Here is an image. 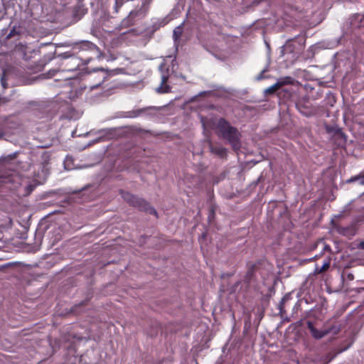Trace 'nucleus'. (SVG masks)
<instances>
[{
  "instance_id": "nucleus-20",
  "label": "nucleus",
  "mask_w": 364,
  "mask_h": 364,
  "mask_svg": "<svg viewBox=\"0 0 364 364\" xmlns=\"http://www.w3.org/2000/svg\"><path fill=\"white\" fill-rule=\"evenodd\" d=\"M357 181H359L360 184L364 185V172L361 173L358 176L351 177L348 181L354 182Z\"/></svg>"
},
{
  "instance_id": "nucleus-4",
  "label": "nucleus",
  "mask_w": 364,
  "mask_h": 364,
  "mask_svg": "<svg viewBox=\"0 0 364 364\" xmlns=\"http://www.w3.org/2000/svg\"><path fill=\"white\" fill-rule=\"evenodd\" d=\"M60 60V66L63 67L62 73H75L81 64L82 59L73 50H69L58 55ZM76 73L75 75H77ZM75 75L70 74V75Z\"/></svg>"
},
{
  "instance_id": "nucleus-24",
  "label": "nucleus",
  "mask_w": 364,
  "mask_h": 364,
  "mask_svg": "<svg viewBox=\"0 0 364 364\" xmlns=\"http://www.w3.org/2000/svg\"><path fill=\"white\" fill-rule=\"evenodd\" d=\"M19 33L16 31L15 28H13L10 31V32L6 35V36L4 38V40L6 39H10L16 36H18Z\"/></svg>"
},
{
  "instance_id": "nucleus-5",
  "label": "nucleus",
  "mask_w": 364,
  "mask_h": 364,
  "mask_svg": "<svg viewBox=\"0 0 364 364\" xmlns=\"http://www.w3.org/2000/svg\"><path fill=\"white\" fill-rule=\"evenodd\" d=\"M120 193L122 198L130 205L157 217L156 210L144 199L124 191H121Z\"/></svg>"
},
{
  "instance_id": "nucleus-10",
  "label": "nucleus",
  "mask_w": 364,
  "mask_h": 364,
  "mask_svg": "<svg viewBox=\"0 0 364 364\" xmlns=\"http://www.w3.org/2000/svg\"><path fill=\"white\" fill-rule=\"evenodd\" d=\"M306 326L309 330L311 336L315 339H320L328 334V331H319L314 326V323L311 321H307Z\"/></svg>"
},
{
  "instance_id": "nucleus-6",
  "label": "nucleus",
  "mask_w": 364,
  "mask_h": 364,
  "mask_svg": "<svg viewBox=\"0 0 364 364\" xmlns=\"http://www.w3.org/2000/svg\"><path fill=\"white\" fill-rule=\"evenodd\" d=\"M151 0H142V6L137 10L130 11L129 16L124 18L121 22V26L123 28H128L134 25L135 18H141L146 15V9L144 8L146 4H149Z\"/></svg>"
},
{
  "instance_id": "nucleus-8",
  "label": "nucleus",
  "mask_w": 364,
  "mask_h": 364,
  "mask_svg": "<svg viewBox=\"0 0 364 364\" xmlns=\"http://www.w3.org/2000/svg\"><path fill=\"white\" fill-rule=\"evenodd\" d=\"M117 47H103L102 50H100L99 47H93L97 53V58L99 60H105L106 61H112L119 58V53L116 50Z\"/></svg>"
},
{
  "instance_id": "nucleus-22",
  "label": "nucleus",
  "mask_w": 364,
  "mask_h": 364,
  "mask_svg": "<svg viewBox=\"0 0 364 364\" xmlns=\"http://www.w3.org/2000/svg\"><path fill=\"white\" fill-rule=\"evenodd\" d=\"M6 70H4L2 75L1 77V83L2 87L4 89H6L8 87V84L6 82L7 79H6Z\"/></svg>"
},
{
  "instance_id": "nucleus-18",
  "label": "nucleus",
  "mask_w": 364,
  "mask_h": 364,
  "mask_svg": "<svg viewBox=\"0 0 364 364\" xmlns=\"http://www.w3.org/2000/svg\"><path fill=\"white\" fill-rule=\"evenodd\" d=\"M178 47H177V46L172 47L171 54H170L168 55H166L165 57L166 58H171L173 57V58L171 60L172 69L174 68V66L176 65V54H177V52H178Z\"/></svg>"
},
{
  "instance_id": "nucleus-33",
  "label": "nucleus",
  "mask_w": 364,
  "mask_h": 364,
  "mask_svg": "<svg viewBox=\"0 0 364 364\" xmlns=\"http://www.w3.org/2000/svg\"><path fill=\"white\" fill-rule=\"evenodd\" d=\"M360 249L364 250V241H361L358 246Z\"/></svg>"
},
{
  "instance_id": "nucleus-34",
  "label": "nucleus",
  "mask_w": 364,
  "mask_h": 364,
  "mask_svg": "<svg viewBox=\"0 0 364 364\" xmlns=\"http://www.w3.org/2000/svg\"><path fill=\"white\" fill-rule=\"evenodd\" d=\"M347 278L349 279V280H353L354 279V276L353 274L351 273H349L347 275Z\"/></svg>"
},
{
  "instance_id": "nucleus-35",
  "label": "nucleus",
  "mask_w": 364,
  "mask_h": 364,
  "mask_svg": "<svg viewBox=\"0 0 364 364\" xmlns=\"http://www.w3.org/2000/svg\"><path fill=\"white\" fill-rule=\"evenodd\" d=\"M4 136V133L3 131H0V139H1Z\"/></svg>"
},
{
  "instance_id": "nucleus-21",
  "label": "nucleus",
  "mask_w": 364,
  "mask_h": 364,
  "mask_svg": "<svg viewBox=\"0 0 364 364\" xmlns=\"http://www.w3.org/2000/svg\"><path fill=\"white\" fill-rule=\"evenodd\" d=\"M279 89H280V88L279 87L277 84L274 83V85H272V86L269 87L268 88H267L265 90V93L267 95H272L276 91H277Z\"/></svg>"
},
{
  "instance_id": "nucleus-28",
  "label": "nucleus",
  "mask_w": 364,
  "mask_h": 364,
  "mask_svg": "<svg viewBox=\"0 0 364 364\" xmlns=\"http://www.w3.org/2000/svg\"><path fill=\"white\" fill-rule=\"evenodd\" d=\"M41 46H65V45L63 43L58 44V43H53L50 42V43H43Z\"/></svg>"
},
{
  "instance_id": "nucleus-26",
  "label": "nucleus",
  "mask_w": 364,
  "mask_h": 364,
  "mask_svg": "<svg viewBox=\"0 0 364 364\" xmlns=\"http://www.w3.org/2000/svg\"><path fill=\"white\" fill-rule=\"evenodd\" d=\"M53 58V55L51 54H50L47 56H44L43 62L45 63H46L50 61Z\"/></svg>"
},
{
  "instance_id": "nucleus-14",
  "label": "nucleus",
  "mask_w": 364,
  "mask_h": 364,
  "mask_svg": "<svg viewBox=\"0 0 364 364\" xmlns=\"http://www.w3.org/2000/svg\"><path fill=\"white\" fill-rule=\"evenodd\" d=\"M183 32V23L176 27L173 30V38L176 46L179 44Z\"/></svg>"
},
{
  "instance_id": "nucleus-30",
  "label": "nucleus",
  "mask_w": 364,
  "mask_h": 364,
  "mask_svg": "<svg viewBox=\"0 0 364 364\" xmlns=\"http://www.w3.org/2000/svg\"><path fill=\"white\" fill-rule=\"evenodd\" d=\"M214 215H215V210H214L213 208H212L209 211V215H208L209 220H210L211 218H213Z\"/></svg>"
},
{
  "instance_id": "nucleus-25",
  "label": "nucleus",
  "mask_w": 364,
  "mask_h": 364,
  "mask_svg": "<svg viewBox=\"0 0 364 364\" xmlns=\"http://www.w3.org/2000/svg\"><path fill=\"white\" fill-rule=\"evenodd\" d=\"M295 41L298 43L300 46L304 45L306 42V38L304 36H299L295 38Z\"/></svg>"
},
{
  "instance_id": "nucleus-15",
  "label": "nucleus",
  "mask_w": 364,
  "mask_h": 364,
  "mask_svg": "<svg viewBox=\"0 0 364 364\" xmlns=\"http://www.w3.org/2000/svg\"><path fill=\"white\" fill-rule=\"evenodd\" d=\"M295 80L290 76H285L280 77L277 80L276 83L279 86V88L282 87L284 85H294Z\"/></svg>"
},
{
  "instance_id": "nucleus-19",
  "label": "nucleus",
  "mask_w": 364,
  "mask_h": 364,
  "mask_svg": "<svg viewBox=\"0 0 364 364\" xmlns=\"http://www.w3.org/2000/svg\"><path fill=\"white\" fill-rule=\"evenodd\" d=\"M41 158H42V162H41L42 168H43V171L44 169L46 168V167L48 166V165L49 164L50 155L47 152H44L42 154Z\"/></svg>"
},
{
  "instance_id": "nucleus-31",
  "label": "nucleus",
  "mask_w": 364,
  "mask_h": 364,
  "mask_svg": "<svg viewBox=\"0 0 364 364\" xmlns=\"http://www.w3.org/2000/svg\"><path fill=\"white\" fill-rule=\"evenodd\" d=\"M56 72H57L56 70H50L48 73V77H51L54 76L55 74L56 73Z\"/></svg>"
},
{
  "instance_id": "nucleus-17",
  "label": "nucleus",
  "mask_w": 364,
  "mask_h": 364,
  "mask_svg": "<svg viewBox=\"0 0 364 364\" xmlns=\"http://www.w3.org/2000/svg\"><path fill=\"white\" fill-rule=\"evenodd\" d=\"M36 185L34 183H29L23 188V192L21 193L23 196H29L36 188Z\"/></svg>"
},
{
  "instance_id": "nucleus-3",
  "label": "nucleus",
  "mask_w": 364,
  "mask_h": 364,
  "mask_svg": "<svg viewBox=\"0 0 364 364\" xmlns=\"http://www.w3.org/2000/svg\"><path fill=\"white\" fill-rule=\"evenodd\" d=\"M39 48L34 49L33 47H15V48L11 52H0V66H6L8 65L10 62L13 60V56L14 55H18L22 56V58L28 60L31 58H34L35 55L39 53Z\"/></svg>"
},
{
  "instance_id": "nucleus-36",
  "label": "nucleus",
  "mask_w": 364,
  "mask_h": 364,
  "mask_svg": "<svg viewBox=\"0 0 364 364\" xmlns=\"http://www.w3.org/2000/svg\"><path fill=\"white\" fill-rule=\"evenodd\" d=\"M15 46H23L21 43H18V44H16Z\"/></svg>"
},
{
  "instance_id": "nucleus-1",
  "label": "nucleus",
  "mask_w": 364,
  "mask_h": 364,
  "mask_svg": "<svg viewBox=\"0 0 364 364\" xmlns=\"http://www.w3.org/2000/svg\"><path fill=\"white\" fill-rule=\"evenodd\" d=\"M114 72V70H112ZM112 71L102 68H95L92 71L85 70L77 72V75H66L63 77L65 80L72 79H80L87 82L85 87H89L91 90L97 88L102 83L107 80L111 75Z\"/></svg>"
},
{
  "instance_id": "nucleus-32",
  "label": "nucleus",
  "mask_w": 364,
  "mask_h": 364,
  "mask_svg": "<svg viewBox=\"0 0 364 364\" xmlns=\"http://www.w3.org/2000/svg\"><path fill=\"white\" fill-rule=\"evenodd\" d=\"M348 228H339L338 229V232L343 235H346V231L348 230Z\"/></svg>"
},
{
  "instance_id": "nucleus-9",
  "label": "nucleus",
  "mask_w": 364,
  "mask_h": 364,
  "mask_svg": "<svg viewBox=\"0 0 364 364\" xmlns=\"http://www.w3.org/2000/svg\"><path fill=\"white\" fill-rule=\"evenodd\" d=\"M323 251H326L327 253L323 252L322 255L323 257L322 265L319 267L318 264H316L314 272L317 274L326 272L329 269L332 260V252L330 247L328 245H325Z\"/></svg>"
},
{
  "instance_id": "nucleus-38",
  "label": "nucleus",
  "mask_w": 364,
  "mask_h": 364,
  "mask_svg": "<svg viewBox=\"0 0 364 364\" xmlns=\"http://www.w3.org/2000/svg\"><path fill=\"white\" fill-rule=\"evenodd\" d=\"M82 305H85L84 302L80 303V304H79V306H82Z\"/></svg>"
},
{
  "instance_id": "nucleus-27",
  "label": "nucleus",
  "mask_w": 364,
  "mask_h": 364,
  "mask_svg": "<svg viewBox=\"0 0 364 364\" xmlns=\"http://www.w3.org/2000/svg\"><path fill=\"white\" fill-rule=\"evenodd\" d=\"M145 110H146V109H137V110L134 112V114L132 117H138L141 112H143Z\"/></svg>"
},
{
  "instance_id": "nucleus-12",
  "label": "nucleus",
  "mask_w": 364,
  "mask_h": 364,
  "mask_svg": "<svg viewBox=\"0 0 364 364\" xmlns=\"http://www.w3.org/2000/svg\"><path fill=\"white\" fill-rule=\"evenodd\" d=\"M209 148L212 154L220 158H225L227 156V149L220 145H214L213 143L210 142Z\"/></svg>"
},
{
  "instance_id": "nucleus-13",
  "label": "nucleus",
  "mask_w": 364,
  "mask_h": 364,
  "mask_svg": "<svg viewBox=\"0 0 364 364\" xmlns=\"http://www.w3.org/2000/svg\"><path fill=\"white\" fill-rule=\"evenodd\" d=\"M256 269L257 267L255 264H251L248 267V269L244 277V282L247 285H250L253 281H255Z\"/></svg>"
},
{
  "instance_id": "nucleus-23",
  "label": "nucleus",
  "mask_w": 364,
  "mask_h": 364,
  "mask_svg": "<svg viewBox=\"0 0 364 364\" xmlns=\"http://www.w3.org/2000/svg\"><path fill=\"white\" fill-rule=\"evenodd\" d=\"M124 0H115V4H114V11L116 13L119 12L120 8L124 4Z\"/></svg>"
},
{
  "instance_id": "nucleus-16",
  "label": "nucleus",
  "mask_w": 364,
  "mask_h": 364,
  "mask_svg": "<svg viewBox=\"0 0 364 364\" xmlns=\"http://www.w3.org/2000/svg\"><path fill=\"white\" fill-rule=\"evenodd\" d=\"M327 132L331 133L334 132V136L341 140L342 141H345V135L339 128H333L331 127H326Z\"/></svg>"
},
{
  "instance_id": "nucleus-29",
  "label": "nucleus",
  "mask_w": 364,
  "mask_h": 364,
  "mask_svg": "<svg viewBox=\"0 0 364 364\" xmlns=\"http://www.w3.org/2000/svg\"><path fill=\"white\" fill-rule=\"evenodd\" d=\"M266 71H267V70H265V69H264V70H262V71L260 72V73L258 75L257 77V80H262V79H264V73H265Z\"/></svg>"
},
{
  "instance_id": "nucleus-2",
  "label": "nucleus",
  "mask_w": 364,
  "mask_h": 364,
  "mask_svg": "<svg viewBox=\"0 0 364 364\" xmlns=\"http://www.w3.org/2000/svg\"><path fill=\"white\" fill-rule=\"evenodd\" d=\"M217 135L228 141L234 150L240 147L241 134L237 129L232 127L225 118H220L215 124Z\"/></svg>"
},
{
  "instance_id": "nucleus-11",
  "label": "nucleus",
  "mask_w": 364,
  "mask_h": 364,
  "mask_svg": "<svg viewBox=\"0 0 364 364\" xmlns=\"http://www.w3.org/2000/svg\"><path fill=\"white\" fill-rule=\"evenodd\" d=\"M136 37V33L134 29H130L128 31L122 33L119 37H118V43H128V42H132L133 38Z\"/></svg>"
},
{
  "instance_id": "nucleus-37",
  "label": "nucleus",
  "mask_w": 364,
  "mask_h": 364,
  "mask_svg": "<svg viewBox=\"0 0 364 364\" xmlns=\"http://www.w3.org/2000/svg\"><path fill=\"white\" fill-rule=\"evenodd\" d=\"M361 217H362V220H364V209H363V214Z\"/></svg>"
},
{
  "instance_id": "nucleus-7",
  "label": "nucleus",
  "mask_w": 364,
  "mask_h": 364,
  "mask_svg": "<svg viewBox=\"0 0 364 364\" xmlns=\"http://www.w3.org/2000/svg\"><path fill=\"white\" fill-rule=\"evenodd\" d=\"M166 59H164V61L159 67V70L161 75V84L159 87L156 88L158 93H168L171 91V86L167 84L170 76L169 68L166 66Z\"/></svg>"
},
{
  "instance_id": "nucleus-39",
  "label": "nucleus",
  "mask_w": 364,
  "mask_h": 364,
  "mask_svg": "<svg viewBox=\"0 0 364 364\" xmlns=\"http://www.w3.org/2000/svg\"><path fill=\"white\" fill-rule=\"evenodd\" d=\"M285 301V297H284V298L282 299V301Z\"/></svg>"
}]
</instances>
